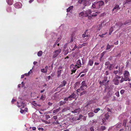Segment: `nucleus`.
Here are the masks:
<instances>
[{"label":"nucleus","instance_id":"72a5a7b5","mask_svg":"<svg viewBox=\"0 0 131 131\" xmlns=\"http://www.w3.org/2000/svg\"><path fill=\"white\" fill-rule=\"evenodd\" d=\"M61 70H59L58 72V77H59L60 76L61 74Z\"/></svg>","mask_w":131,"mask_h":131},{"label":"nucleus","instance_id":"a878e982","mask_svg":"<svg viewBox=\"0 0 131 131\" xmlns=\"http://www.w3.org/2000/svg\"><path fill=\"white\" fill-rule=\"evenodd\" d=\"M73 8V6H71L68 7L67 9V12H69L70 11L72 10Z\"/></svg>","mask_w":131,"mask_h":131},{"label":"nucleus","instance_id":"ddd939ff","mask_svg":"<svg viewBox=\"0 0 131 131\" xmlns=\"http://www.w3.org/2000/svg\"><path fill=\"white\" fill-rule=\"evenodd\" d=\"M80 109L78 108L75 109L73 111H72L71 112H72L74 113H79L80 112Z\"/></svg>","mask_w":131,"mask_h":131},{"label":"nucleus","instance_id":"c756f323","mask_svg":"<svg viewBox=\"0 0 131 131\" xmlns=\"http://www.w3.org/2000/svg\"><path fill=\"white\" fill-rule=\"evenodd\" d=\"M45 98V96L44 95H42L40 99L42 100V101L44 100Z\"/></svg>","mask_w":131,"mask_h":131},{"label":"nucleus","instance_id":"6e6552de","mask_svg":"<svg viewBox=\"0 0 131 131\" xmlns=\"http://www.w3.org/2000/svg\"><path fill=\"white\" fill-rule=\"evenodd\" d=\"M107 77H105L104 80H103L102 83V84L103 85H105L108 84V81H107Z\"/></svg>","mask_w":131,"mask_h":131},{"label":"nucleus","instance_id":"4468645a","mask_svg":"<svg viewBox=\"0 0 131 131\" xmlns=\"http://www.w3.org/2000/svg\"><path fill=\"white\" fill-rule=\"evenodd\" d=\"M121 8L119 6V5H116L113 8L112 10L114 11L115 9L118 10L121 9Z\"/></svg>","mask_w":131,"mask_h":131},{"label":"nucleus","instance_id":"aec40b11","mask_svg":"<svg viewBox=\"0 0 131 131\" xmlns=\"http://www.w3.org/2000/svg\"><path fill=\"white\" fill-rule=\"evenodd\" d=\"M84 86H81L80 87V88L79 89H78L77 90V92H80V91L81 90H81H84Z\"/></svg>","mask_w":131,"mask_h":131},{"label":"nucleus","instance_id":"b1692460","mask_svg":"<svg viewBox=\"0 0 131 131\" xmlns=\"http://www.w3.org/2000/svg\"><path fill=\"white\" fill-rule=\"evenodd\" d=\"M61 109L60 108H58L56 110H53V113H56L58 112Z\"/></svg>","mask_w":131,"mask_h":131},{"label":"nucleus","instance_id":"f704fd0d","mask_svg":"<svg viewBox=\"0 0 131 131\" xmlns=\"http://www.w3.org/2000/svg\"><path fill=\"white\" fill-rule=\"evenodd\" d=\"M106 127L105 126H102L101 127L100 129L102 130H104L105 129Z\"/></svg>","mask_w":131,"mask_h":131},{"label":"nucleus","instance_id":"2f4dec72","mask_svg":"<svg viewBox=\"0 0 131 131\" xmlns=\"http://www.w3.org/2000/svg\"><path fill=\"white\" fill-rule=\"evenodd\" d=\"M88 30H86V31L84 32V34L82 35V37L83 38H84L85 37H86V31H88Z\"/></svg>","mask_w":131,"mask_h":131},{"label":"nucleus","instance_id":"e2e57ef3","mask_svg":"<svg viewBox=\"0 0 131 131\" xmlns=\"http://www.w3.org/2000/svg\"><path fill=\"white\" fill-rule=\"evenodd\" d=\"M38 129L39 130H41L42 131H43L44 130L43 128H38Z\"/></svg>","mask_w":131,"mask_h":131},{"label":"nucleus","instance_id":"393cba45","mask_svg":"<svg viewBox=\"0 0 131 131\" xmlns=\"http://www.w3.org/2000/svg\"><path fill=\"white\" fill-rule=\"evenodd\" d=\"M85 81H83L81 83V86H85L86 87H87V85H86L85 83Z\"/></svg>","mask_w":131,"mask_h":131},{"label":"nucleus","instance_id":"412c9836","mask_svg":"<svg viewBox=\"0 0 131 131\" xmlns=\"http://www.w3.org/2000/svg\"><path fill=\"white\" fill-rule=\"evenodd\" d=\"M113 45H110L109 44H108L107 46V48L106 49L108 50L110 49L112 47H113Z\"/></svg>","mask_w":131,"mask_h":131},{"label":"nucleus","instance_id":"c9c22d12","mask_svg":"<svg viewBox=\"0 0 131 131\" xmlns=\"http://www.w3.org/2000/svg\"><path fill=\"white\" fill-rule=\"evenodd\" d=\"M66 83V81L64 80L62 82L61 84L62 85V86H64Z\"/></svg>","mask_w":131,"mask_h":131},{"label":"nucleus","instance_id":"37998d69","mask_svg":"<svg viewBox=\"0 0 131 131\" xmlns=\"http://www.w3.org/2000/svg\"><path fill=\"white\" fill-rule=\"evenodd\" d=\"M131 2V0H125V3L129 4Z\"/></svg>","mask_w":131,"mask_h":131},{"label":"nucleus","instance_id":"603ef678","mask_svg":"<svg viewBox=\"0 0 131 131\" xmlns=\"http://www.w3.org/2000/svg\"><path fill=\"white\" fill-rule=\"evenodd\" d=\"M45 117L46 119H48V118H50V116L48 115H46Z\"/></svg>","mask_w":131,"mask_h":131},{"label":"nucleus","instance_id":"79ce46f5","mask_svg":"<svg viewBox=\"0 0 131 131\" xmlns=\"http://www.w3.org/2000/svg\"><path fill=\"white\" fill-rule=\"evenodd\" d=\"M81 45V46H82V47L83 46H86L88 45V43L86 42L82 44V45Z\"/></svg>","mask_w":131,"mask_h":131},{"label":"nucleus","instance_id":"4d7b16f0","mask_svg":"<svg viewBox=\"0 0 131 131\" xmlns=\"http://www.w3.org/2000/svg\"><path fill=\"white\" fill-rule=\"evenodd\" d=\"M78 46H77V45H75L74 47L72 49V50L73 51L76 48H78Z\"/></svg>","mask_w":131,"mask_h":131},{"label":"nucleus","instance_id":"13d9d810","mask_svg":"<svg viewBox=\"0 0 131 131\" xmlns=\"http://www.w3.org/2000/svg\"><path fill=\"white\" fill-rule=\"evenodd\" d=\"M67 110V108H64L62 110V112H64L66 111Z\"/></svg>","mask_w":131,"mask_h":131},{"label":"nucleus","instance_id":"8fccbe9b","mask_svg":"<svg viewBox=\"0 0 131 131\" xmlns=\"http://www.w3.org/2000/svg\"><path fill=\"white\" fill-rule=\"evenodd\" d=\"M97 16V14L96 13H93V14H92L91 15V17H95Z\"/></svg>","mask_w":131,"mask_h":131},{"label":"nucleus","instance_id":"6ab92c4d","mask_svg":"<svg viewBox=\"0 0 131 131\" xmlns=\"http://www.w3.org/2000/svg\"><path fill=\"white\" fill-rule=\"evenodd\" d=\"M94 114L92 112H89L88 114L89 117H93L94 116Z\"/></svg>","mask_w":131,"mask_h":131},{"label":"nucleus","instance_id":"7ed1b4c3","mask_svg":"<svg viewBox=\"0 0 131 131\" xmlns=\"http://www.w3.org/2000/svg\"><path fill=\"white\" fill-rule=\"evenodd\" d=\"M124 77L129 81H130L131 79L129 78V77L130 76V74L128 71H125L123 73Z\"/></svg>","mask_w":131,"mask_h":131},{"label":"nucleus","instance_id":"e433bc0d","mask_svg":"<svg viewBox=\"0 0 131 131\" xmlns=\"http://www.w3.org/2000/svg\"><path fill=\"white\" fill-rule=\"evenodd\" d=\"M83 117V116L81 115H79V117L77 119V120H80L82 119V118Z\"/></svg>","mask_w":131,"mask_h":131},{"label":"nucleus","instance_id":"f8f14e48","mask_svg":"<svg viewBox=\"0 0 131 131\" xmlns=\"http://www.w3.org/2000/svg\"><path fill=\"white\" fill-rule=\"evenodd\" d=\"M48 69V67L47 66L45 67V68L42 69L41 70V71L44 73H46Z\"/></svg>","mask_w":131,"mask_h":131},{"label":"nucleus","instance_id":"bf43d9fd","mask_svg":"<svg viewBox=\"0 0 131 131\" xmlns=\"http://www.w3.org/2000/svg\"><path fill=\"white\" fill-rule=\"evenodd\" d=\"M20 112L21 113H23L25 112V110L21 109L20 111Z\"/></svg>","mask_w":131,"mask_h":131},{"label":"nucleus","instance_id":"4c0bfd02","mask_svg":"<svg viewBox=\"0 0 131 131\" xmlns=\"http://www.w3.org/2000/svg\"><path fill=\"white\" fill-rule=\"evenodd\" d=\"M119 75H121L122 74V70L121 69H120L119 68Z\"/></svg>","mask_w":131,"mask_h":131},{"label":"nucleus","instance_id":"69168bd1","mask_svg":"<svg viewBox=\"0 0 131 131\" xmlns=\"http://www.w3.org/2000/svg\"><path fill=\"white\" fill-rule=\"evenodd\" d=\"M57 42H58L57 41H56V42L54 44V45H53V47H56V44H57Z\"/></svg>","mask_w":131,"mask_h":131},{"label":"nucleus","instance_id":"39448f33","mask_svg":"<svg viewBox=\"0 0 131 131\" xmlns=\"http://www.w3.org/2000/svg\"><path fill=\"white\" fill-rule=\"evenodd\" d=\"M110 117V115L108 112L106 114L104 115V117L102 119V123H101V124H103L105 121V119H107Z\"/></svg>","mask_w":131,"mask_h":131},{"label":"nucleus","instance_id":"a211bd4d","mask_svg":"<svg viewBox=\"0 0 131 131\" xmlns=\"http://www.w3.org/2000/svg\"><path fill=\"white\" fill-rule=\"evenodd\" d=\"M121 80H120V82L121 83H122L124 81H127V80L124 77H121Z\"/></svg>","mask_w":131,"mask_h":131},{"label":"nucleus","instance_id":"49530a36","mask_svg":"<svg viewBox=\"0 0 131 131\" xmlns=\"http://www.w3.org/2000/svg\"><path fill=\"white\" fill-rule=\"evenodd\" d=\"M86 91H84L83 92H81V93L80 94V95H83L84 94L86 93Z\"/></svg>","mask_w":131,"mask_h":131},{"label":"nucleus","instance_id":"473e14b6","mask_svg":"<svg viewBox=\"0 0 131 131\" xmlns=\"http://www.w3.org/2000/svg\"><path fill=\"white\" fill-rule=\"evenodd\" d=\"M102 24H100L99 25L97 26L98 27H99L97 29L98 30H100V29H101V28H102Z\"/></svg>","mask_w":131,"mask_h":131},{"label":"nucleus","instance_id":"c85d7f7f","mask_svg":"<svg viewBox=\"0 0 131 131\" xmlns=\"http://www.w3.org/2000/svg\"><path fill=\"white\" fill-rule=\"evenodd\" d=\"M42 53V52L41 51H39L37 53V55L38 57L41 56Z\"/></svg>","mask_w":131,"mask_h":131},{"label":"nucleus","instance_id":"9b49d317","mask_svg":"<svg viewBox=\"0 0 131 131\" xmlns=\"http://www.w3.org/2000/svg\"><path fill=\"white\" fill-rule=\"evenodd\" d=\"M85 15V17L87 16L89 14L92 13V11L90 10H87L86 11H84Z\"/></svg>","mask_w":131,"mask_h":131},{"label":"nucleus","instance_id":"f3484780","mask_svg":"<svg viewBox=\"0 0 131 131\" xmlns=\"http://www.w3.org/2000/svg\"><path fill=\"white\" fill-rule=\"evenodd\" d=\"M85 15L84 11L80 13L79 14V16L80 17H85Z\"/></svg>","mask_w":131,"mask_h":131},{"label":"nucleus","instance_id":"0eeeda50","mask_svg":"<svg viewBox=\"0 0 131 131\" xmlns=\"http://www.w3.org/2000/svg\"><path fill=\"white\" fill-rule=\"evenodd\" d=\"M15 7L17 8H20L21 7L22 4L20 2L16 3L14 5Z\"/></svg>","mask_w":131,"mask_h":131},{"label":"nucleus","instance_id":"338daca9","mask_svg":"<svg viewBox=\"0 0 131 131\" xmlns=\"http://www.w3.org/2000/svg\"><path fill=\"white\" fill-rule=\"evenodd\" d=\"M48 104L49 105L51 106L52 105V103H51L50 102H49L48 103Z\"/></svg>","mask_w":131,"mask_h":131},{"label":"nucleus","instance_id":"4be33fe9","mask_svg":"<svg viewBox=\"0 0 131 131\" xmlns=\"http://www.w3.org/2000/svg\"><path fill=\"white\" fill-rule=\"evenodd\" d=\"M100 110V108H96L94 109V112L95 113H97Z\"/></svg>","mask_w":131,"mask_h":131},{"label":"nucleus","instance_id":"3c124183","mask_svg":"<svg viewBox=\"0 0 131 131\" xmlns=\"http://www.w3.org/2000/svg\"><path fill=\"white\" fill-rule=\"evenodd\" d=\"M120 93L122 94H123L124 92V90H121L120 91Z\"/></svg>","mask_w":131,"mask_h":131},{"label":"nucleus","instance_id":"c03bdc74","mask_svg":"<svg viewBox=\"0 0 131 131\" xmlns=\"http://www.w3.org/2000/svg\"><path fill=\"white\" fill-rule=\"evenodd\" d=\"M88 71V69H85L83 71L81 72L80 74H79V75H80L82 73H85L86 72Z\"/></svg>","mask_w":131,"mask_h":131},{"label":"nucleus","instance_id":"09e8293b","mask_svg":"<svg viewBox=\"0 0 131 131\" xmlns=\"http://www.w3.org/2000/svg\"><path fill=\"white\" fill-rule=\"evenodd\" d=\"M105 52L104 51L101 54V57H103L104 53H105Z\"/></svg>","mask_w":131,"mask_h":131},{"label":"nucleus","instance_id":"f03ea898","mask_svg":"<svg viewBox=\"0 0 131 131\" xmlns=\"http://www.w3.org/2000/svg\"><path fill=\"white\" fill-rule=\"evenodd\" d=\"M104 4V2L102 1H101L96 2H95L94 4H93L92 5V7L93 8L99 9Z\"/></svg>","mask_w":131,"mask_h":131},{"label":"nucleus","instance_id":"f257e3e1","mask_svg":"<svg viewBox=\"0 0 131 131\" xmlns=\"http://www.w3.org/2000/svg\"><path fill=\"white\" fill-rule=\"evenodd\" d=\"M77 64L74 65L72 64L70 66V68L72 73H74L78 68H79L82 64L80 60H78L76 63Z\"/></svg>","mask_w":131,"mask_h":131},{"label":"nucleus","instance_id":"ea45409f","mask_svg":"<svg viewBox=\"0 0 131 131\" xmlns=\"http://www.w3.org/2000/svg\"><path fill=\"white\" fill-rule=\"evenodd\" d=\"M121 77L117 75H115L114 78L116 79H119L120 78H121Z\"/></svg>","mask_w":131,"mask_h":131},{"label":"nucleus","instance_id":"58836bf2","mask_svg":"<svg viewBox=\"0 0 131 131\" xmlns=\"http://www.w3.org/2000/svg\"><path fill=\"white\" fill-rule=\"evenodd\" d=\"M115 94L117 97H118L119 96V93L118 91L116 92L115 93Z\"/></svg>","mask_w":131,"mask_h":131},{"label":"nucleus","instance_id":"680f3d73","mask_svg":"<svg viewBox=\"0 0 131 131\" xmlns=\"http://www.w3.org/2000/svg\"><path fill=\"white\" fill-rule=\"evenodd\" d=\"M22 86L21 87H24L25 86V83H24L23 82H21Z\"/></svg>","mask_w":131,"mask_h":131},{"label":"nucleus","instance_id":"9d476101","mask_svg":"<svg viewBox=\"0 0 131 131\" xmlns=\"http://www.w3.org/2000/svg\"><path fill=\"white\" fill-rule=\"evenodd\" d=\"M114 84L115 85H118L119 84V80L118 79L114 78L113 80Z\"/></svg>","mask_w":131,"mask_h":131},{"label":"nucleus","instance_id":"1a4fd4ad","mask_svg":"<svg viewBox=\"0 0 131 131\" xmlns=\"http://www.w3.org/2000/svg\"><path fill=\"white\" fill-rule=\"evenodd\" d=\"M83 5L84 6H89L91 4V3L88 1L85 0L83 1Z\"/></svg>","mask_w":131,"mask_h":131},{"label":"nucleus","instance_id":"bb28decb","mask_svg":"<svg viewBox=\"0 0 131 131\" xmlns=\"http://www.w3.org/2000/svg\"><path fill=\"white\" fill-rule=\"evenodd\" d=\"M131 23V20H126L124 24V25H126L127 24L130 23Z\"/></svg>","mask_w":131,"mask_h":131},{"label":"nucleus","instance_id":"a18cd8bd","mask_svg":"<svg viewBox=\"0 0 131 131\" xmlns=\"http://www.w3.org/2000/svg\"><path fill=\"white\" fill-rule=\"evenodd\" d=\"M90 122H92V125H93L94 123L96 124V120H92V121H90Z\"/></svg>","mask_w":131,"mask_h":131},{"label":"nucleus","instance_id":"5701e85b","mask_svg":"<svg viewBox=\"0 0 131 131\" xmlns=\"http://www.w3.org/2000/svg\"><path fill=\"white\" fill-rule=\"evenodd\" d=\"M17 106H18V107H20L21 106H24L23 105L24 104V103H23V102H22V103L20 104H20V103H19L18 102H17Z\"/></svg>","mask_w":131,"mask_h":131},{"label":"nucleus","instance_id":"6e6d98bb","mask_svg":"<svg viewBox=\"0 0 131 131\" xmlns=\"http://www.w3.org/2000/svg\"><path fill=\"white\" fill-rule=\"evenodd\" d=\"M90 131H94V128L93 127H91L90 128Z\"/></svg>","mask_w":131,"mask_h":131},{"label":"nucleus","instance_id":"7c9ffc66","mask_svg":"<svg viewBox=\"0 0 131 131\" xmlns=\"http://www.w3.org/2000/svg\"><path fill=\"white\" fill-rule=\"evenodd\" d=\"M93 63V61L92 60H90L89 62V64L91 66L92 65Z\"/></svg>","mask_w":131,"mask_h":131},{"label":"nucleus","instance_id":"dca6fc26","mask_svg":"<svg viewBox=\"0 0 131 131\" xmlns=\"http://www.w3.org/2000/svg\"><path fill=\"white\" fill-rule=\"evenodd\" d=\"M66 101H67L65 100L64 99L63 101H61L59 102L60 105L61 106L64 104H65L66 103Z\"/></svg>","mask_w":131,"mask_h":131},{"label":"nucleus","instance_id":"0e129e2a","mask_svg":"<svg viewBox=\"0 0 131 131\" xmlns=\"http://www.w3.org/2000/svg\"><path fill=\"white\" fill-rule=\"evenodd\" d=\"M121 54L120 53H117L116 54V57H119L120 56Z\"/></svg>","mask_w":131,"mask_h":131},{"label":"nucleus","instance_id":"052dcab7","mask_svg":"<svg viewBox=\"0 0 131 131\" xmlns=\"http://www.w3.org/2000/svg\"><path fill=\"white\" fill-rule=\"evenodd\" d=\"M16 101V100H15L14 99H13L12 101L11 102L12 104H13L14 103V102H15Z\"/></svg>","mask_w":131,"mask_h":131},{"label":"nucleus","instance_id":"cd10ccee","mask_svg":"<svg viewBox=\"0 0 131 131\" xmlns=\"http://www.w3.org/2000/svg\"><path fill=\"white\" fill-rule=\"evenodd\" d=\"M108 67L109 69L110 70H111L113 69L114 66L113 64H110Z\"/></svg>","mask_w":131,"mask_h":131},{"label":"nucleus","instance_id":"de8ad7c7","mask_svg":"<svg viewBox=\"0 0 131 131\" xmlns=\"http://www.w3.org/2000/svg\"><path fill=\"white\" fill-rule=\"evenodd\" d=\"M106 34H107L106 32L105 33V34H102L101 35H100V36L101 37H103V36L104 35H106Z\"/></svg>","mask_w":131,"mask_h":131},{"label":"nucleus","instance_id":"20e7f679","mask_svg":"<svg viewBox=\"0 0 131 131\" xmlns=\"http://www.w3.org/2000/svg\"><path fill=\"white\" fill-rule=\"evenodd\" d=\"M75 97V93L73 92L68 97L65 98L64 100H66V101H68V100L71 101L72 99L74 98Z\"/></svg>","mask_w":131,"mask_h":131},{"label":"nucleus","instance_id":"2eb2a0df","mask_svg":"<svg viewBox=\"0 0 131 131\" xmlns=\"http://www.w3.org/2000/svg\"><path fill=\"white\" fill-rule=\"evenodd\" d=\"M8 4L9 5H12L13 3V0H6Z\"/></svg>","mask_w":131,"mask_h":131},{"label":"nucleus","instance_id":"a19ab883","mask_svg":"<svg viewBox=\"0 0 131 131\" xmlns=\"http://www.w3.org/2000/svg\"><path fill=\"white\" fill-rule=\"evenodd\" d=\"M127 122V121L126 120H124L123 121V126H125Z\"/></svg>","mask_w":131,"mask_h":131},{"label":"nucleus","instance_id":"864d4df0","mask_svg":"<svg viewBox=\"0 0 131 131\" xmlns=\"http://www.w3.org/2000/svg\"><path fill=\"white\" fill-rule=\"evenodd\" d=\"M114 73L115 74H117L118 73H119V72L118 70L114 71Z\"/></svg>","mask_w":131,"mask_h":131},{"label":"nucleus","instance_id":"5fc2aeb1","mask_svg":"<svg viewBox=\"0 0 131 131\" xmlns=\"http://www.w3.org/2000/svg\"><path fill=\"white\" fill-rule=\"evenodd\" d=\"M53 124H59V122L58 121V120L56 122H53Z\"/></svg>","mask_w":131,"mask_h":131},{"label":"nucleus","instance_id":"774afa93","mask_svg":"<svg viewBox=\"0 0 131 131\" xmlns=\"http://www.w3.org/2000/svg\"><path fill=\"white\" fill-rule=\"evenodd\" d=\"M53 118L54 119L56 120L57 118V116H55L53 117Z\"/></svg>","mask_w":131,"mask_h":131},{"label":"nucleus","instance_id":"423d86ee","mask_svg":"<svg viewBox=\"0 0 131 131\" xmlns=\"http://www.w3.org/2000/svg\"><path fill=\"white\" fill-rule=\"evenodd\" d=\"M61 49H59L55 51L53 53V57H56L61 52Z\"/></svg>","mask_w":131,"mask_h":131}]
</instances>
